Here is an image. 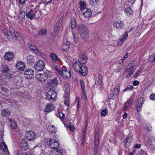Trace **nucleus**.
Instances as JSON below:
<instances>
[{
    "instance_id": "nucleus-1",
    "label": "nucleus",
    "mask_w": 155,
    "mask_h": 155,
    "mask_svg": "<svg viewBox=\"0 0 155 155\" xmlns=\"http://www.w3.org/2000/svg\"><path fill=\"white\" fill-rule=\"evenodd\" d=\"M81 60L82 63L79 61L74 63L73 68L76 71L80 72L82 76H85L87 75V68L84 64L87 61V58L83 55L81 58Z\"/></svg>"
},
{
    "instance_id": "nucleus-2",
    "label": "nucleus",
    "mask_w": 155,
    "mask_h": 155,
    "mask_svg": "<svg viewBox=\"0 0 155 155\" xmlns=\"http://www.w3.org/2000/svg\"><path fill=\"white\" fill-rule=\"evenodd\" d=\"M9 29L11 34L14 37L15 40L20 41L23 39V35L22 34H20L12 27H9Z\"/></svg>"
},
{
    "instance_id": "nucleus-3",
    "label": "nucleus",
    "mask_w": 155,
    "mask_h": 155,
    "mask_svg": "<svg viewBox=\"0 0 155 155\" xmlns=\"http://www.w3.org/2000/svg\"><path fill=\"white\" fill-rule=\"evenodd\" d=\"M38 11V9L36 7L31 8L29 11L26 14L27 18L31 20L35 18V15Z\"/></svg>"
},
{
    "instance_id": "nucleus-4",
    "label": "nucleus",
    "mask_w": 155,
    "mask_h": 155,
    "mask_svg": "<svg viewBox=\"0 0 155 155\" xmlns=\"http://www.w3.org/2000/svg\"><path fill=\"white\" fill-rule=\"evenodd\" d=\"M78 31L80 32L82 38L86 41L87 37L86 27L83 25H80Z\"/></svg>"
},
{
    "instance_id": "nucleus-5",
    "label": "nucleus",
    "mask_w": 155,
    "mask_h": 155,
    "mask_svg": "<svg viewBox=\"0 0 155 155\" xmlns=\"http://www.w3.org/2000/svg\"><path fill=\"white\" fill-rule=\"evenodd\" d=\"M54 90H50L47 92V97L51 101H53L57 98V93Z\"/></svg>"
},
{
    "instance_id": "nucleus-6",
    "label": "nucleus",
    "mask_w": 155,
    "mask_h": 155,
    "mask_svg": "<svg viewBox=\"0 0 155 155\" xmlns=\"http://www.w3.org/2000/svg\"><path fill=\"white\" fill-rule=\"evenodd\" d=\"M99 134L97 132H95L94 137V153L95 155H96L98 150V147L99 143Z\"/></svg>"
},
{
    "instance_id": "nucleus-7",
    "label": "nucleus",
    "mask_w": 155,
    "mask_h": 155,
    "mask_svg": "<svg viewBox=\"0 0 155 155\" xmlns=\"http://www.w3.org/2000/svg\"><path fill=\"white\" fill-rule=\"evenodd\" d=\"M44 67H45V63L42 60L38 61L34 65V68L38 72L43 71Z\"/></svg>"
},
{
    "instance_id": "nucleus-8",
    "label": "nucleus",
    "mask_w": 155,
    "mask_h": 155,
    "mask_svg": "<svg viewBox=\"0 0 155 155\" xmlns=\"http://www.w3.org/2000/svg\"><path fill=\"white\" fill-rule=\"evenodd\" d=\"M36 78L38 80L43 82L46 81L48 78V75L45 72L41 73L38 72L36 75Z\"/></svg>"
},
{
    "instance_id": "nucleus-9",
    "label": "nucleus",
    "mask_w": 155,
    "mask_h": 155,
    "mask_svg": "<svg viewBox=\"0 0 155 155\" xmlns=\"http://www.w3.org/2000/svg\"><path fill=\"white\" fill-rule=\"evenodd\" d=\"M60 75L65 79H69L71 77V73L70 71L68 70L66 68L62 69Z\"/></svg>"
},
{
    "instance_id": "nucleus-10",
    "label": "nucleus",
    "mask_w": 155,
    "mask_h": 155,
    "mask_svg": "<svg viewBox=\"0 0 155 155\" xmlns=\"http://www.w3.org/2000/svg\"><path fill=\"white\" fill-rule=\"evenodd\" d=\"M49 141L50 147L52 149H57L59 146V142L52 138L50 139Z\"/></svg>"
},
{
    "instance_id": "nucleus-11",
    "label": "nucleus",
    "mask_w": 155,
    "mask_h": 155,
    "mask_svg": "<svg viewBox=\"0 0 155 155\" xmlns=\"http://www.w3.org/2000/svg\"><path fill=\"white\" fill-rule=\"evenodd\" d=\"M24 74L25 78L26 79H31L33 76V71L30 69H26L25 71Z\"/></svg>"
},
{
    "instance_id": "nucleus-12",
    "label": "nucleus",
    "mask_w": 155,
    "mask_h": 155,
    "mask_svg": "<svg viewBox=\"0 0 155 155\" xmlns=\"http://www.w3.org/2000/svg\"><path fill=\"white\" fill-rule=\"evenodd\" d=\"M143 98L142 97L139 98L136 102L135 108L137 112L140 110L142 107V105L143 104Z\"/></svg>"
},
{
    "instance_id": "nucleus-13",
    "label": "nucleus",
    "mask_w": 155,
    "mask_h": 155,
    "mask_svg": "<svg viewBox=\"0 0 155 155\" xmlns=\"http://www.w3.org/2000/svg\"><path fill=\"white\" fill-rule=\"evenodd\" d=\"M70 42L67 41H65L61 45V48L63 51H68L70 48Z\"/></svg>"
},
{
    "instance_id": "nucleus-14",
    "label": "nucleus",
    "mask_w": 155,
    "mask_h": 155,
    "mask_svg": "<svg viewBox=\"0 0 155 155\" xmlns=\"http://www.w3.org/2000/svg\"><path fill=\"white\" fill-rule=\"evenodd\" d=\"M114 26L118 29H121L124 27V23L120 20L116 21L114 23Z\"/></svg>"
},
{
    "instance_id": "nucleus-15",
    "label": "nucleus",
    "mask_w": 155,
    "mask_h": 155,
    "mask_svg": "<svg viewBox=\"0 0 155 155\" xmlns=\"http://www.w3.org/2000/svg\"><path fill=\"white\" fill-rule=\"evenodd\" d=\"M14 54L12 52L6 53L4 55V59L8 61H10L14 58Z\"/></svg>"
},
{
    "instance_id": "nucleus-16",
    "label": "nucleus",
    "mask_w": 155,
    "mask_h": 155,
    "mask_svg": "<svg viewBox=\"0 0 155 155\" xmlns=\"http://www.w3.org/2000/svg\"><path fill=\"white\" fill-rule=\"evenodd\" d=\"M1 150L2 151L4 155H9V153L7 149L6 144L3 142H1Z\"/></svg>"
},
{
    "instance_id": "nucleus-17",
    "label": "nucleus",
    "mask_w": 155,
    "mask_h": 155,
    "mask_svg": "<svg viewBox=\"0 0 155 155\" xmlns=\"http://www.w3.org/2000/svg\"><path fill=\"white\" fill-rule=\"evenodd\" d=\"M19 147L22 150H26L28 148V144L27 141L23 140L20 143Z\"/></svg>"
},
{
    "instance_id": "nucleus-18",
    "label": "nucleus",
    "mask_w": 155,
    "mask_h": 155,
    "mask_svg": "<svg viewBox=\"0 0 155 155\" xmlns=\"http://www.w3.org/2000/svg\"><path fill=\"white\" fill-rule=\"evenodd\" d=\"M127 37L128 33L127 32H126L124 34L122 35V37L118 40L117 42V45H122Z\"/></svg>"
},
{
    "instance_id": "nucleus-19",
    "label": "nucleus",
    "mask_w": 155,
    "mask_h": 155,
    "mask_svg": "<svg viewBox=\"0 0 155 155\" xmlns=\"http://www.w3.org/2000/svg\"><path fill=\"white\" fill-rule=\"evenodd\" d=\"M36 134L35 133L32 131H29L26 134V137L28 140H31L35 138Z\"/></svg>"
},
{
    "instance_id": "nucleus-20",
    "label": "nucleus",
    "mask_w": 155,
    "mask_h": 155,
    "mask_svg": "<svg viewBox=\"0 0 155 155\" xmlns=\"http://www.w3.org/2000/svg\"><path fill=\"white\" fill-rule=\"evenodd\" d=\"M17 69L21 71H23L25 68V63L22 61L18 62L15 65Z\"/></svg>"
},
{
    "instance_id": "nucleus-21",
    "label": "nucleus",
    "mask_w": 155,
    "mask_h": 155,
    "mask_svg": "<svg viewBox=\"0 0 155 155\" xmlns=\"http://www.w3.org/2000/svg\"><path fill=\"white\" fill-rule=\"evenodd\" d=\"M48 84L49 85V86L50 87H53L54 89L58 84V81L56 79L54 78L53 79H51L48 81Z\"/></svg>"
},
{
    "instance_id": "nucleus-22",
    "label": "nucleus",
    "mask_w": 155,
    "mask_h": 155,
    "mask_svg": "<svg viewBox=\"0 0 155 155\" xmlns=\"http://www.w3.org/2000/svg\"><path fill=\"white\" fill-rule=\"evenodd\" d=\"M54 109V106L52 104L47 105L44 109L45 112H49L53 110Z\"/></svg>"
},
{
    "instance_id": "nucleus-23",
    "label": "nucleus",
    "mask_w": 155,
    "mask_h": 155,
    "mask_svg": "<svg viewBox=\"0 0 155 155\" xmlns=\"http://www.w3.org/2000/svg\"><path fill=\"white\" fill-rule=\"evenodd\" d=\"M47 130L48 132L51 134L56 132L57 130V128L53 125H51L48 126Z\"/></svg>"
},
{
    "instance_id": "nucleus-24",
    "label": "nucleus",
    "mask_w": 155,
    "mask_h": 155,
    "mask_svg": "<svg viewBox=\"0 0 155 155\" xmlns=\"http://www.w3.org/2000/svg\"><path fill=\"white\" fill-rule=\"evenodd\" d=\"M124 12L127 16H130L133 14V11L131 8L128 7L124 10Z\"/></svg>"
},
{
    "instance_id": "nucleus-25",
    "label": "nucleus",
    "mask_w": 155,
    "mask_h": 155,
    "mask_svg": "<svg viewBox=\"0 0 155 155\" xmlns=\"http://www.w3.org/2000/svg\"><path fill=\"white\" fill-rule=\"evenodd\" d=\"M50 55L52 61L54 62H56L58 61V55L54 53H50Z\"/></svg>"
},
{
    "instance_id": "nucleus-26",
    "label": "nucleus",
    "mask_w": 155,
    "mask_h": 155,
    "mask_svg": "<svg viewBox=\"0 0 155 155\" xmlns=\"http://www.w3.org/2000/svg\"><path fill=\"white\" fill-rule=\"evenodd\" d=\"M31 51H33L34 53L38 54V55H40L41 53L38 49L36 47L33 45L30 48Z\"/></svg>"
},
{
    "instance_id": "nucleus-27",
    "label": "nucleus",
    "mask_w": 155,
    "mask_h": 155,
    "mask_svg": "<svg viewBox=\"0 0 155 155\" xmlns=\"http://www.w3.org/2000/svg\"><path fill=\"white\" fill-rule=\"evenodd\" d=\"M80 7L81 9L82 10H86V11H87V8H85L86 6V4L84 2L82 1H81L79 3Z\"/></svg>"
},
{
    "instance_id": "nucleus-28",
    "label": "nucleus",
    "mask_w": 155,
    "mask_h": 155,
    "mask_svg": "<svg viewBox=\"0 0 155 155\" xmlns=\"http://www.w3.org/2000/svg\"><path fill=\"white\" fill-rule=\"evenodd\" d=\"M1 114L3 117H8L10 115V113L7 110H3L1 111Z\"/></svg>"
},
{
    "instance_id": "nucleus-29",
    "label": "nucleus",
    "mask_w": 155,
    "mask_h": 155,
    "mask_svg": "<svg viewBox=\"0 0 155 155\" xmlns=\"http://www.w3.org/2000/svg\"><path fill=\"white\" fill-rule=\"evenodd\" d=\"M47 33V30L45 28H41L38 32V34L41 36L45 35Z\"/></svg>"
},
{
    "instance_id": "nucleus-30",
    "label": "nucleus",
    "mask_w": 155,
    "mask_h": 155,
    "mask_svg": "<svg viewBox=\"0 0 155 155\" xmlns=\"http://www.w3.org/2000/svg\"><path fill=\"white\" fill-rule=\"evenodd\" d=\"M1 71L2 73H5L9 71L8 67L6 65H3L2 66Z\"/></svg>"
},
{
    "instance_id": "nucleus-31",
    "label": "nucleus",
    "mask_w": 155,
    "mask_h": 155,
    "mask_svg": "<svg viewBox=\"0 0 155 155\" xmlns=\"http://www.w3.org/2000/svg\"><path fill=\"white\" fill-rule=\"evenodd\" d=\"M27 60L28 63L30 64L34 63L35 61V58L34 57L31 55L28 57Z\"/></svg>"
},
{
    "instance_id": "nucleus-32",
    "label": "nucleus",
    "mask_w": 155,
    "mask_h": 155,
    "mask_svg": "<svg viewBox=\"0 0 155 155\" xmlns=\"http://www.w3.org/2000/svg\"><path fill=\"white\" fill-rule=\"evenodd\" d=\"M5 77L7 79H11L13 77V75L12 72L9 71L5 73Z\"/></svg>"
},
{
    "instance_id": "nucleus-33",
    "label": "nucleus",
    "mask_w": 155,
    "mask_h": 155,
    "mask_svg": "<svg viewBox=\"0 0 155 155\" xmlns=\"http://www.w3.org/2000/svg\"><path fill=\"white\" fill-rule=\"evenodd\" d=\"M120 87L119 86V85L118 86L116 85L115 87V89L114 91V92L113 93V96L116 97L119 94V90Z\"/></svg>"
},
{
    "instance_id": "nucleus-34",
    "label": "nucleus",
    "mask_w": 155,
    "mask_h": 155,
    "mask_svg": "<svg viewBox=\"0 0 155 155\" xmlns=\"http://www.w3.org/2000/svg\"><path fill=\"white\" fill-rule=\"evenodd\" d=\"M72 32L74 41L76 42V43H77L78 40V35L76 32H75L74 31H72Z\"/></svg>"
},
{
    "instance_id": "nucleus-35",
    "label": "nucleus",
    "mask_w": 155,
    "mask_h": 155,
    "mask_svg": "<svg viewBox=\"0 0 155 155\" xmlns=\"http://www.w3.org/2000/svg\"><path fill=\"white\" fill-rule=\"evenodd\" d=\"M86 131V129L85 128L84 130L83 131L82 133V137L81 139L82 146H83L84 145V141L85 140Z\"/></svg>"
},
{
    "instance_id": "nucleus-36",
    "label": "nucleus",
    "mask_w": 155,
    "mask_h": 155,
    "mask_svg": "<svg viewBox=\"0 0 155 155\" xmlns=\"http://www.w3.org/2000/svg\"><path fill=\"white\" fill-rule=\"evenodd\" d=\"M97 84L103 83V77L102 75L99 74L98 75Z\"/></svg>"
},
{
    "instance_id": "nucleus-37",
    "label": "nucleus",
    "mask_w": 155,
    "mask_h": 155,
    "mask_svg": "<svg viewBox=\"0 0 155 155\" xmlns=\"http://www.w3.org/2000/svg\"><path fill=\"white\" fill-rule=\"evenodd\" d=\"M27 8L26 6L25 5H23L21 8V13H25L27 11Z\"/></svg>"
},
{
    "instance_id": "nucleus-38",
    "label": "nucleus",
    "mask_w": 155,
    "mask_h": 155,
    "mask_svg": "<svg viewBox=\"0 0 155 155\" xmlns=\"http://www.w3.org/2000/svg\"><path fill=\"white\" fill-rule=\"evenodd\" d=\"M68 94H67V95L65 96V101L64 102L65 104L68 107L69 106V100L68 98Z\"/></svg>"
},
{
    "instance_id": "nucleus-39",
    "label": "nucleus",
    "mask_w": 155,
    "mask_h": 155,
    "mask_svg": "<svg viewBox=\"0 0 155 155\" xmlns=\"http://www.w3.org/2000/svg\"><path fill=\"white\" fill-rule=\"evenodd\" d=\"M81 98L84 100H86L87 99V94L85 91H82L81 95Z\"/></svg>"
},
{
    "instance_id": "nucleus-40",
    "label": "nucleus",
    "mask_w": 155,
    "mask_h": 155,
    "mask_svg": "<svg viewBox=\"0 0 155 155\" xmlns=\"http://www.w3.org/2000/svg\"><path fill=\"white\" fill-rule=\"evenodd\" d=\"M76 27V21L74 19H72L71 21V28L72 29H74Z\"/></svg>"
},
{
    "instance_id": "nucleus-41",
    "label": "nucleus",
    "mask_w": 155,
    "mask_h": 155,
    "mask_svg": "<svg viewBox=\"0 0 155 155\" xmlns=\"http://www.w3.org/2000/svg\"><path fill=\"white\" fill-rule=\"evenodd\" d=\"M108 111L106 109L103 110L101 112V115L102 117H105L107 114Z\"/></svg>"
},
{
    "instance_id": "nucleus-42",
    "label": "nucleus",
    "mask_w": 155,
    "mask_h": 155,
    "mask_svg": "<svg viewBox=\"0 0 155 155\" xmlns=\"http://www.w3.org/2000/svg\"><path fill=\"white\" fill-rule=\"evenodd\" d=\"M55 69L58 71V73L59 74L62 71V70L61 68V67L59 65H56L55 67Z\"/></svg>"
},
{
    "instance_id": "nucleus-43",
    "label": "nucleus",
    "mask_w": 155,
    "mask_h": 155,
    "mask_svg": "<svg viewBox=\"0 0 155 155\" xmlns=\"http://www.w3.org/2000/svg\"><path fill=\"white\" fill-rule=\"evenodd\" d=\"M1 92L4 94H5V93L7 92L8 91L6 87L5 86H2L1 87Z\"/></svg>"
},
{
    "instance_id": "nucleus-44",
    "label": "nucleus",
    "mask_w": 155,
    "mask_h": 155,
    "mask_svg": "<svg viewBox=\"0 0 155 155\" xmlns=\"http://www.w3.org/2000/svg\"><path fill=\"white\" fill-rule=\"evenodd\" d=\"M99 0H89V2L92 5H96L98 2Z\"/></svg>"
},
{
    "instance_id": "nucleus-45",
    "label": "nucleus",
    "mask_w": 155,
    "mask_h": 155,
    "mask_svg": "<svg viewBox=\"0 0 155 155\" xmlns=\"http://www.w3.org/2000/svg\"><path fill=\"white\" fill-rule=\"evenodd\" d=\"M80 84H81V88L82 91H85V90L84 89L85 88V85L84 83V82L82 80H81L80 81Z\"/></svg>"
},
{
    "instance_id": "nucleus-46",
    "label": "nucleus",
    "mask_w": 155,
    "mask_h": 155,
    "mask_svg": "<svg viewBox=\"0 0 155 155\" xmlns=\"http://www.w3.org/2000/svg\"><path fill=\"white\" fill-rule=\"evenodd\" d=\"M25 13H21L20 12L18 15V19H20L21 20L23 19L25 17Z\"/></svg>"
},
{
    "instance_id": "nucleus-47",
    "label": "nucleus",
    "mask_w": 155,
    "mask_h": 155,
    "mask_svg": "<svg viewBox=\"0 0 155 155\" xmlns=\"http://www.w3.org/2000/svg\"><path fill=\"white\" fill-rule=\"evenodd\" d=\"M62 26V24L61 23V22H59L56 24L55 28H57V29H58L60 30Z\"/></svg>"
},
{
    "instance_id": "nucleus-48",
    "label": "nucleus",
    "mask_w": 155,
    "mask_h": 155,
    "mask_svg": "<svg viewBox=\"0 0 155 155\" xmlns=\"http://www.w3.org/2000/svg\"><path fill=\"white\" fill-rule=\"evenodd\" d=\"M134 87L132 85H129L126 87V88L124 90V91H126L127 90L130 91Z\"/></svg>"
},
{
    "instance_id": "nucleus-49",
    "label": "nucleus",
    "mask_w": 155,
    "mask_h": 155,
    "mask_svg": "<svg viewBox=\"0 0 155 155\" xmlns=\"http://www.w3.org/2000/svg\"><path fill=\"white\" fill-rule=\"evenodd\" d=\"M58 114L60 118H64V116L65 114L61 112V111H58Z\"/></svg>"
},
{
    "instance_id": "nucleus-50",
    "label": "nucleus",
    "mask_w": 155,
    "mask_h": 155,
    "mask_svg": "<svg viewBox=\"0 0 155 155\" xmlns=\"http://www.w3.org/2000/svg\"><path fill=\"white\" fill-rule=\"evenodd\" d=\"M81 12L82 14V15L85 17L87 18V11L86 12V10H82L81 11Z\"/></svg>"
},
{
    "instance_id": "nucleus-51",
    "label": "nucleus",
    "mask_w": 155,
    "mask_h": 155,
    "mask_svg": "<svg viewBox=\"0 0 155 155\" xmlns=\"http://www.w3.org/2000/svg\"><path fill=\"white\" fill-rule=\"evenodd\" d=\"M146 127L147 130L149 131H151L152 130L151 125L149 124H146Z\"/></svg>"
},
{
    "instance_id": "nucleus-52",
    "label": "nucleus",
    "mask_w": 155,
    "mask_h": 155,
    "mask_svg": "<svg viewBox=\"0 0 155 155\" xmlns=\"http://www.w3.org/2000/svg\"><path fill=\"white\" fill-rule=\"evenodd\" d=\"M130 107V105H128V104L126 103H125V106L124 108L123 109L124 110H127Z\"/></svg>"
},
{
    "instance_id": "nucleus-53",
    "label": "nucleus",
    "mask_w": 155,
    "mask_h": 155,
    "mask_svg": "<svg viewBox=\"0 0 155 155\" xmlns=\"http://www.w3.org/2000/svg\"><path fill=\"white\" fill-rule=\"evenodd\" d=\"M76 102H77V107L78 108H79V99L78 98L76 97L74 103Z\"/></svg>"
},
{
    "instance_id": "nucleus-54",
    "label": "nucleus",
    "mask_w": 155,
    "mask_h": 155,
    "mask_svg": "<svg viewBox=\"0 0 155 155\" xmlns=\"http://www.w3.org/2000/svg\"><path fill=\"white\" fill-rule=\"evenodd\" d=\"M88 13H89L88 15V18L91 16L92 14V12L91 11L90 9L88 8Z\"/></svg>"
},
{
    "instance_id": "nucleus-55",
    "label": "nucleus",
    "mask_w": 155,
    "mask_h": 155,
    "mask_svg": "<svg viewBox=\"0 0 155 155\" xmlns=\"http://www.w3.org/2000/svg\"><path fill=\"white\" fill-rule=\"evenodd\" d=\"M150 99L152 100H155V94H151L150 95Z\"/></svg>"
},
{
    "instance_id": "nucleus-56",
    "label": "nucleus",
    "mask_w": 155,
    "mask_h": 155,
    "mask_svg": "<svg viewBox=\"0 0 155 155\" xmlns=\"http://www.w3.org/2000/svg\"><path fill=\"white\" fill-rule=\"evenodd\" d=\"M132 100L131 99H129L126 102V103H127L128 105H130V104L132 103Z\"/></svg>"
},
{
    "instance_id": "nucleus-57",
    "label": "nucleus",
    "mask_w": 155,
    "mask_h": 155,
    "mask_svg": "<svg viewBox=\"0 0 155 155\" xmlns=\"http://www.w3.org/2000/svg\"><path fill=\"white\" fill-rule=\"evenodd\" d=\"M150 58L153 59V61H155V52L151 56Z\"/></svg>"
},
{
    "instance_id": "nucleus-58",
    "label": "nucleus",
    "mask_w": 155,
    "mask_h": 155,
    "mask_svg": "<svg viewBox=\"0 0 155 155\" xmlns=\"http://www.w3.org/2000/svg\"><path fill=\"white\" fill-rule=\"evenodd\" d=\"M59 30V29H57V28H55L54 29V32H53V34H54V33H55V35H56L58 33Z\"/></svg>"
},
{
    "instance_id": "nucleus-59",
    "label": "nucleus",
    "mask_w": 155,
    "mask_h": 155,
    "mask_svg": "<svg viewBox=\"0 0 155 155\" xmlns=\"http://www.w3.org/2000/svg\"><path fill=\"white\" fill-rule=\"evenodd\" d=\"M98 84V88L100 89V90H101L103 88L102 84L103 83L101 84Z\"/></svg>"
},
{
    "instance_id": "nucleus-60",
    "label": "nucleus",
    "mask_w": 155,
    "mask_h": 155,
    "mask_svg": "<svg viewBox=\"0 0 155 155\" xmlns=\"http://www.w3.org/2000/svg\"><path fill=\"white\" fill-rule=\"evenodd\" d=\"M23 151L22 150H19L17 151L16 153V155H22Z\"/></svg>"
},
{
    "instance_id": "nucleus-61",
    "label": "nucleus",
    "mask_w": 155,
    "mask_h": 155,
    "mask_svg": "<svg viewBox=\"0 0 155 155\" xmlns=\"http://www.w3.org/2000/svg\"><path fill=\"white\" fill-rule=\"evenodd\" d=\"M130 137H129L127 136V137L126 140L124 142V144H126L128 142V141L130 140Z\"/></svg>"
},
{
    "instance_id": "nucleus-62",
    "label": "nucleus",
    "mask_w": 155,
    "mask_h": 155,
    "mask_svg": "<svg viewBox=\"0 0 155 155\" xmlns=\"http://www.w3.org/2000/svg\"><path fill=\"white\" fill-rule=\"evenodd\" d=\"M57 155H62L63 153L62 152L60 151L58 149H57L56 150Z\"/></svg>"
},
{
    "instance_id": "nucleus-63",
    "label": "nucleus",
    "mask_w": 155,
    "mask_h": 155,
    "mask_svg": "<svg viewBox=\"0 0 155 155\" xmlns=\"http://www.w3.org/2000/svg\"><path fill=\"white\" fill-rule=\"evenodd\" d=\"M140 73V71H137L136 72V73L134 75L133 77L134 78H137V76Z\"/></svg>"
},
{
    "instance_id": "nucleus-64",
    "label": "nucleus",
    "mask_w": 155,
    "mask_h": 155,
    "mask_svg": "<svg viewBox=\"0 0 155 155\" xmlns=\"http://www.w3.org/2000/svg\"><path fill=\"white\" fill-rule=\"evenodd\" d=\"M141 146L140 144L136 143L134 145V147L136 148H139Z\"/></svg>"
}]
</instances>
